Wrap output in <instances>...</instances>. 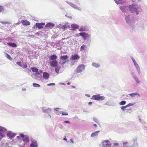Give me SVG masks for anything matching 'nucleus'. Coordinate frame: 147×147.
<instances>
[{"instance_id":"4d7b16f0","label":"nucleus","mask_w":147,"mask_h":147,"mask_svg":"<svg viewBox=\"0 0 147 147\" xmlns=\"http://www.w3.org/2000/svg\"><path fill=\"white\" fill-rule=\"evenodd\" d=\"M31 71V70L29 69H26V72L29 73Z\"/></svg>"},{"instance_id":"473e14b6","label":"nucleus","mask_w":147,"mask_h":147,"mask_svg":"<svg viewBox=\"0 0 147 147\" xmlns=\"http://www.w3.org/2000/svg\"><path fill=\"white\" fill-rule=\"evenodd\" d=\"M7 130L5 128L0 126V131L4 133Z\"/></svg>"},{"instance_id":"c85d7f7f","label":"nucleus","mask_w":147,"mask_h":147,"mask_svg":"<svg viewBox=\"0 0 147 147\" xmlns=\"http://www.w3.org/2000/svg\"><path fill=\"white\" fill-rule=\"evenodd\" d=\"M129 95H130L132 97H134L136 95H138V96H140L139 94L137 92H135L134 93L129 94Z\"/></svg>"},{"instance_id":"f8f14e48","label":"nucleus","mask_w":147,"mask_h":147,"mask_svg":"<svg viewBox=\"0 0 147 147\" xmlns=\"http://www.w3.org/2000/svg\"><path fill=\"white\" fill-rule=\"evenodd\" d=\"M7 136L10 139H12L15 137L16 134L11 131H8L7 132Z\"/></svg>"},{"instance_id":"dca6fc26","label":"nucleus","mask_w":147,"mask_h":147,"mask_svg":"<svg viewBox=\"0 0 147 147\" xmlns=\"http://www.w3.org/2000/svg\"><path fill=\"white\" fill-rule=\"evenodd\" d=\"M55 26V25L53 23L49 22L46 25L45 27L48 29H50L53 28Z\"/></svg>"},{"instance_id":"6e6552de","label":"nucleus","mask_w":147,"mask_h":147,"mask_svg":"<svg viewBox=\"0 0 147 147\" xmlns=\"http://www.w3.org/2000/svg\"><path fill=\"white\" fill-rule=\"evenodd\" d=\"M65 2L74 9L80 11H81V8L78 7L76 5L67 1H66Z\"/></svg>"},{"instance_id":"a878e982","label":"nucleus","mask_w":147,"mask_h":147,"mask_svg":"<svg viewBox=\"0 0 147 147\" xmlns=\"http://www.w3.org/2000/svg\"><path fill=\"white\" fill-rule=\"evenodd\" d=\"M7 45L12 47H17V45L14 43H7Z\"/></svg>"},{"instance_id":"f3484780","label":"nucleus","mask_w":147,"mask_h":147,"mask_svg":"<svg viewBox=\"0 0 147 147\" xmlns=\"http://www.w3.org/2000/svg\"><path fill=\"white\" fill-rule=\"evenodd\" d=\"M45 25V23H36L35 26L37 28L39 29H41L43 28V26Z\"/></svg>"},{"instance_id":"7c9ffc66","label":"nucleus","mask_w":147,"mask_h":147,"mask_svg":"<svg viewBox=\"0 0 147 147\" xmlns=\"http://www.w3.org/2000/svg\"><path fill=\"white\" fill-rule=\"evenodd\" d=\"M31 69L33 72H35V73H37L38 70V68L35 67H32Z\"/></svg>"},{"instance_id":"09e8293b","label":"nucleus","mask_w":147,"mask_h":147,"mask_svg":"<svg viewBox=\"0 0 147 147\" xmlns=\"http://www.w3.org/2000/svg\"><path fill=\"white\" fill-rule=\"evenodd\" d=\"M0 12H2L4 11V8L2 6H0Z\"/></svg>"},{"instance_id":"774afa93","label":"nucleus","mask_w":147,"mask_h":147,"mask_svg":"<svg viewBox=\"0 0 147 147\" xmlns=\"http://www.w3.org/2000/svg\"><path fill=\"white\" fill-rule=\"evenodd\" d=\"M63 140H64L66 141H67V139L66 137L64 138L63 139Z\"/></svg>"},{"instance_id":"bb28decb","label":"nucleus","mask_w":147,"mask_h":147,"mask_svg":"<svg viewBox=\"0 0 147 147\" xmlns=\"http://www.w3.org/2000/svg\"><path fill=\"white\" fill-rule=\"evenodd\" d=\"M22 112L24 113L25 115H28L30 113V111L28 109H24L22 110Z\"/></svg>"},{"instance_id":"9b49d317","label":"nucleus","mask_w":147,"mask_h":147,"mask_svg":"<svg viewBox=\"0 0 147 147\" xmlns=\"http://www.w3.org/2000/svg\"><path fill=\"white\" fill-rule=\"evenodd\" d=\"M20 137L23 139L24 141L27 142H29V137L27 135H25L23 134H20Z\"/></svg>"},{"instance_id":"ddd939ff","label":"nucleus","mask_w":147,"mask_h":147,"mask_svg":"<svg viewBox=\"0 0 147 147\" xmlns=\"http://www.w3.org/2000/svg\"><path fill=\"white\" fill-rule=\"evenodd\" d=\"M137 138H135L133 140L129 141L130 143H133V144L130 145V147L136 146H137Z\"/></svg>"},{"instance_id":"aec40b11","label":"nucleus","mask_w":147,"mask_h":147,"mask_svg":"<svg viewBox=\"0 0 147 147\" xmlns=\"http://www.w3.org/2000/svg\"><path fill=\"white\" fill-rule=\"evenodd\" d=\"M80 57L77 54H75L71 56L70 59L73 60H78L80 58Z\"/></svg>"},{"instance_id":"4468645a","label":"nucleus","mask_w":147,"mask_h":147,"mask_svg":"<svg viewBox=\"0 0 147 147\" xmlns=\"http://www.w3.org/2000/svg\"><path fill=\"white\" fill-rule=\"evenodd\" d=\"M42 110L43 112L45 113H47L48 114L50 113L51 111L52 110L51 108H48L47 109L45 107H43L42 108Z\"/></svg>"},{"instance_id":"1a4fd4ad","label":"nucleus","mask_w":147,"mask_h":147,"mask_svg":"<svg viewBox=\"0 0 147 147\" xmlns=\"http://www.w3.org/2000/svg\"><path fill=\"white\" fill-rule=\"evenodd\" d=\"M131 59L134 63V65L135 66L136 68L137 71L138 72V74L140 75L141 74V72L140 67L139 66L138 64L136 62V61L133 57H132L131 58Z\"/></svg>"},{"instance_id":"3c124183","label":"nucleus","mask_w":147,"mask_h":147,"mask_svg":"<svg viewBox=\"0 0 147 147\" xmlns=\"http://www.w3.org/2000/svg\"><path fill=\"white\" fill-rule=\"evenodd\" d=\"M114 147H119V144L117 143H114Z\"/></svg>"},{"instance_id":"58836bf2","label":"nucleus","mask_w":147,"mask_h":147,"mask_svg":"<svg viewBox=\"0 0 147 147\" xmlns=\"http://www.w3.org/2000/svg\"><path fill=\"white\" fill-rule=\"evenodd\" d=\"M32 85L34 87L38 88L40 86V85L36 83H33Z\"/></svg>"},{"instance_id":"f704fd0d","label":"nucleus","mask_w":147,"mask_h":147,"mask_svg":"<svg viewBox=\"0 0 147 147\" xmlns=\"http://www.w3.org/2000/svg\"><path fill=\"white\" fill-rule=\"evenodd\" d=\"M87 48L86 46L85 45H83L81 46L80 49V51H82L85 50Z\"/></svg>"},{"instance_id":"e433bc0d","label":"nucleus","mask_w":147,"mask_h":147,"mask_svg":"<svg viewBox=\"0 0 147 147\" xmlns=\"http://www.w3.org/2000/svg\"><path fill=\"white\" fill-rule=\"evenodd\" d=\"M123 0H114L115 3L117 5L121 3V1H123Z\"/></svg>"},{"instance_id":"79ce46f5","label":"nucleus","mask_w":147,"mask_h":147,"mask_svg":"<svg viewBox=\"0 0 147 147\" xmlns=\"http://www.w3.org/2000/svg\"><path fill=\"white\" fill-rule=\"evenodd\" d=\"M43 71L41 70H38V71L36 73V74H37V75H40V74H42V73Z\"/></svg>"},{"instance_id":"f257e3e1","label":"nucleus","mask_w":147,"mask_h":147,"mask_svg":"<svg viewBox=\"0 0 147 147\" xmlns=\"http://www.w3.org/2000/svg\"><path fill=\"white\" fill-rule=\"evenodd\" d=\"M127 24L129 26L131 29V31L133 32L135 30V25L134 17L131 16L124 15Z\"/></svg>"},{"instance_id":"2eb2a0df","label":"nucleus","mask_w":147,"mask_h":147,"mask_svg":"<svg viewBox=\"0 0 147 147\" xmlns=\"http://www.w3.org/2000/svg\"><path fill=\"white\" fill-rule=\"evenodd\" d=\"M31 143L30 145L31 147H38V145L37 141L35 140H31Z\"/></svg>"},{"instance_id":"c03bdc74","label":"nucleus","mask_w":147,"mask_h":147,"mask_svg":"<svg viewBox=\"0 0 147 147\" xmlns=\"http://www.w3.org/2000/svg\"><path fill=\"white\" fill-rule=\"evenodd\" d=\"M37 74H36V73H35L33 75H32V77L34 79H36V76Z\"/></svg>"},{"instance_id":"a211bd4d","label":"nucleus","mask_w":147,"mask_h":147,"mask_svg":"<svg viewBox=\"0 0 147 147\" xmlns=\"http://www.w3.org/2000/svg\"><path fill=\"white\" fill-rule=\"evenodd\" d=\"M58 61L57 60L51 61L49 62L50 65L52 67H56L57 65Z\"/></svg>"},{"instance_id":"6e6d98bb","label":"nucleus","mask_w":147,"mask_h":147,"mask_svg":"<svg viewBox=\"0 0 147 147\" xmlns=\"http://www.w3.org/2000/svg\"><path fill=\"white\" fill-rule=\"evenodd\" d=\"M0 22L2 24H9V22L7 21H1Z\"/></svg>"},{"instance_id":"0eeeda50","label":"nucleus","mask_w":147,"mask_h":147,"mask_svg":"<svg viewBox=\"0 0 147 147\" xmlns=\"http://www.w3.org/2000/svg\"><path fill=\"white\" fill-rule=\"evenodd\" d=\"M65 2L74 9L80 11H81V8L78 7L76 5L67 1H66Z\"/></svg>"},{"instance_id":"4be33fe9","label":"nucleus","mask_w":147,"mask_h":147,"mask_svg":"<svg viewBox=\"0 0 147 147\" xmlns=\"http://www.w3.org/2000/svg\"><path fill=\"white\" fill-rule=\"evenodd\" d=\"M120 9L122 12H126L127 11V7L125 6H120Z\"/></svg>"},{"instance_id":"412c9836","label":"nucleus","mask_w":147,"mask_h":147,"mask_svg":"<svg viewBox=\"0 0 147 147\" xmlns=\"http://www.w3.org/2000/svg\"><path fill=\"white\" fill-rule=\"evenodd\" d=\"M88 29L85 26L81 27L79 30L80 32H85L88 31Z\"/></svg>"},{"instance_id":"39448f33","label":"nucleus","mask_w":147,"mask_h":147,"mask_svg":"<svg viewBox=\"0 0 147 147\" xmlns=\"http://www.w3.org/2000/svg\"><path fill=\"white\" fill-rule=\"evenodd\" d=\"M85 66L84 64L80 65L77 67L76 71L77 73H79L82 72L84 70Z\"/></svg>"},{"instance_id":"9d476101","label":"nucleus","mask_w":147,"mask_h":147,"mask_svg":"<svg viewBox=\"0 0 147 147\" xmlns=\"http://www.w3.org/2000/svg\"><path fill=\"white\" fill-rule=\"evenodd\" d=\"M130 74L134 79L136 82V84H139L140 83V81L139 80L138 77L135 74V73L134 72L131 71L130 72Z\"/></svg>"},{"instance_id":"603ef678","label":"nucleus","mask_w":147,"mask_h":147,"mask_svg":"<svg viewBox=\"0 0 147 147\" xmlns=\"http://www.w3.org/2000/svg\"><path fill=\"white\" fill-rule=\"evenodd\" d=\"M55 83H50V84H47V86H54L55 85Z\"/></svg>"},{"instance_id":"b1692460","label":"nucleus","mask_w":147,"mask_h":147,"mask_svg":"<svg viewBox=\"0 0 147 147\" xmlns=\"http://www.w3.org/2000/svg\"><path fill=\"white\" fill-rule=\"evenodd\" d=\"M21 22L23 25L27 26L29 25L30 24V23L29 21L25 20H23Z\"/></svg>"},{"instance_id":"393cba45","label":"nucleus","mask_w":147,"mask_h":147,"mask_svg":"<svg viewBox=\"0 0 147 147\" xmlns=\"http://www.w3.org/2000/svg\"><path fill=\"white\" fill-rule=\"evenodd\" d=\"M57 58V56L55 55H52L49 57V60L51 61L56 60V59Z\"/></svg>"},{"instance_id":"c9c22d12","label":"nucleus","mask_w":147,"mask_h":147,"mask_svg":"<svg viewBox=\"0 0 147 147\" xmlns=\"http://www.w3.org/2000/svg\"><path fill=\"white\" fill-rule=\"evenodd\" d=\"M6 57L7 59H9V60L12 61V59L11 58V57H10V56L7 53H6Z\"/></svg>"},{"instance_id":"49530a36","label":"nucleus","mask_w":147,"mask_h":147,"mask_svg":"<svg viewBox=\"0 0 147 147\" xmlns=\"http://www.w3.org/2000/svg\"><path fill=\"white\" fill-rule=\"evenodd\" d=\"M22 67L24 69H25V68H26L27 67L26 63H25L23 65H22Z\"/></svg>"},{"instance_id":"20e7f679","label":"nucleus","mask_w":147,"mask_h":147,"mask_svg":"<svg viewBox=\"0 0 147 147\" xmlns=\"http://www.w3.org/2000/svg\"><path fill=\"white\" fill-rule=\"evenodd\" d=\"M92 97V99L98 101L104 100L105 98L104 96H100L99 94L94 95Z\"/></svg>"},{"instance_id":"c756f323","label":"nucleus","mask_w":147,"mask_h":147,"mask_svg":"<svg viewBox=\"0 0 147 147\" xmlns=\"http://www.w3.org/2000/svg\"><path fill=\"white\" fill-rule=\"evenodd\" d=\"M92 65L93 67L96 68H98L100 66V64L99 63L94 62L92 63Z\"/></svg>"},{"instance_id":"6ab92c4d","label":"nucleus","mask_w":147,"mask_h":147,"mask_svg":"<svg viewBox=\"0 0 147 147\" xmlns=\"http://www.w3.org/2000/svg\"><path fill=\"white\" fill-rule=\"evenodd\" d=\"M100 132L99 131H97L92 133L90 136V137L92 138H95L98 135L99 133Z\"/></svg>"},{"instance_id":"69168bd1","label":"nucleus","mask_w":147,"mask_h":147,"mask_svg":"<svg viewBox=\"0 0 147 147\" xmlns=\"http://www.w3.org/2000/svg\"><path fill=\"white\" fill-rule=\"evenodd\" d=\"M92 104V102H90L88 103V105H91Z\"/></svg>"},{"instance_id":"a19ab883","label":"nucleus","mask_w":147,"mask_h":147,"mask_svg":"<svg viewBox=\"0 0 147 147\" xmlns=\"http://www.w3.org/2000/svg\"><path fill=\"white\" fill-rule=\"evenodd\" d=\"M4 136V133L0 131V138H3Z\"/></svg>"},{"instance_id":"5701e85b","label":"nucleus","mask_w":147,"mask_h":147,"mask_svg":"<svg viewBox=\"0 0 147 147\" xmlns=\"http://www.w3.org/2000/svg\"><path fill=\"white\" fill-rule=\"evenodd\" d=\"M49 76V74L46 72H44L43 73V77L46 80H47Z\"/></svg>"},{"instance_id":"e2e57ef3","label":"nucleus","mask_w":147,"mask_h":147,"mask_svg":"<svg viewBox=\"0 0 147 147\" xmlns=\"http://www.w3.org/2000/svg\"><path fill=\"white\" fill-rule=\"evenodd\" d=\"M139 121L141 123H142L143 122L142 120L140 119H139Z\"/></svg>"},{"instance_id":"f03ea898","label":"nucleus","mask_w":147,"mask_h":147,"mask_svg":"<svg viewBox=\"0 0 147 147\" xmlns=\"http://www.w3.org/2000/svg\"><path fill=\"white\" fill-rule=\"evenodd\" d=\"M128 8L131 13H135L137 15H138L142 11L140 5H138L134 3L130 5Z\"/></svg>"},{"instance_id":"2f4dec72","label":"nucleus","mask_w":147,"mask_h":147,"mask_svg":"<svg viewBox=\"0 0 147 147\" xmlns=\"http://www.w3.org/2000/svg\"><path fill=\"white\" fill-rule=\"evenodd\" d=\"M56 67L55 69V71L56 73H58L59 72V70L61 68V66H57Z\"/></svg>"},{"instance_id":"a18cd8bd","label":"nucleus","mask_w":147,"mask_h":147,"mask_svg":"<svg viewBox=\"0 0 147 147\" xmlns=\"http://www.w3.org/2000/svg\"><path fill=\"white\" fill-rule=\"evenodd\" d=\"M127 108L126 105L124 106H122L121 107V109L122 110V111H124L125 110V109Z\"/></svg>"},{"instance_id":"ea45409f","label":"nucleus","mask_w":147,"mask_h":147,"mask_svg":"<svg viewBox=\"0 0 147 147\" xmlns=\"http://www.w3.org/2000/svg\"><path fill=\"white\" fill-rule=\"evenodd\" d=\"M42 78V76L41 75H37L36 76V79L37 80H40Z\"/></svg>"},{"instance_id":"680f3d73","label":"nucleus","mask_w":147,"mask_h":147,"mask_svg":"<svg viewBox=\"0 0 147 147\" xmlns=\"http://www.w3.org/2000/svg\"><path fill=\"white\" fill-rule=\"evenodd\" d=\"M35 34L36 35H37V36H39L40 33L39 32H37L35 33Z\"/></svg>"},{"instance_id":"cd10ccee","label":"nucleus","mask_w":147,"mask_h":147,"mask_svg":"<svg viewBox=\"0 0 147 147\" xmlns=\"http://www.w3.org/2000/svg\"><path fill=\"white\" fill-rule=\"evenodd\" d=\"M71 28L74 29H77L79 28V26L78 25L75 24H73L71 25Z\"/></svg>"},{"instance_id":"72a5a7b5","label":"nucleus","mask_w":147,"mask_h":147,"mask_svg":"<svg viewBox=\"0 0 147 147\" xmlns=\"http://www.w3.org/2000/svg\"><path fill=\"white\" fill-rule=\"evenodd\" d=\"M123 146L124 147H127L128 146H130V145H129V144L128 142H125L123 143Z\"/></svg>"},{"instance_id":"338daca9","label":"nucleus","mask_w":147,"mask_h":147,"mask_svg":"<svg viewBox=\"0 0 147 147\" xmlns=\"http://www.w3.org/2000/svg\"><path fill=\"white\" fill-rule=\"evenodd\" d=\"M85 95L86 96L88 97H90V96L89 94H86Z\"/></svg>"},{"instance_id":"5fc2aeb1","label":"nucleus","mask_w":147,"mask_h":147,"mask_svg":"<svg viewBox=\"0 0 147 147\" xmlns=\"http://www.w3.org/2000/svg\"><path fill=\"white\" fill-rule=\"evenodd\" d=\"M65 16L67 17L68 18L71 19H72V18L71 16H68L67 14H66L65 15Z\"/></svg>"},{"instance_id":"423d86ee","label":"nucleus","mask_w":147,"mask_h":147,"mask_svg":"<svg viewBox=\"0 0 147 147\" xmlns=\"http://www.w3.org/2000/svg\"><path fill=\"white\" fill-rule=\"evenodd\" d=\"M68 57L67 55L61 56L60 57V62L59 63L62 65H63L67 62L66 60L68 59Z\"/></svg>"},{"instance_id":"0e129e2a","label":"nucleus","mask_w":147,"mask_h":147,"mask_svg":"<svg viewBox=\"0 0 147 147\" xmlns=\"http://www.w3.org/2000/svg\"><path fill=\"white\" fill-rule=\"evenodd\" d=\"M70 141L73 144L74 143V141L72 139H71L70 140Z\"/></svg>"},{"instance_id":"de8ad7c7","label":"nucleus","mask_w":147,"mask_h":147,"mask_svg":"<svg viewBox=\"0 0 147 147\" xmlns=\"http://www.w3.org/2000/svg\"><path fill=\"white\" fill-rule=\"evenodd\" d=\"M93 119V120L96 123H98V120L95 117H94Z\"/></svg>"},{"instance_id":"052dcab7","label":"nucleus","mask_w":147,"mask_h":147,"mask_svg":"<svg viewBox=\"0 0 147 147\" xmlns=\"http://www.w3.org/2000/svg\"><path fill=\"white\" fill-rule=\"evenodd\" d=\"M64 122L70 124V122L68 121H64Z\"/></svg>"},{"instance_id":"bf43d9fd","label":"nucleus","mask_w":147,"mask_h":147,"mask_svg":"<svg viewBox=\"0 0 147 147\" xmlns=\"http://www.w3.org/2000/svg\"><path fill=\"white\" fill-rule=\"evenodd\" d=\"M105 105H108V106H110L111 105L110 104L109 102H107L106 103H105Z\"/></svg>"},{"instance_id":"13d9d810","label":"nucleus","mask_w":147,"mask_h":147,"mask_svg":"<svg viewBox=\"0 0 147 147\" xmlns=\"http://www.w3.org/2000/svg\"><path fill=\"white\" fill-rule=\"evenodd\" d=\"M132 110L131 109H129L127 110V111H126V112H128L130 113L131 112Z\"/></svg>"},{"instance_id":"864d4df0","label":"nucleus","mask_w":147,"mask_h":147,"mask_svg":"<svg viewBox=\"0 0 147 147\" xmlns=\"http://www.w3.org/2000/svg\"><path fill=\"white\" fill-rule=\"evenodd\" d=\"M16 63L17 65H19L20 66L22 67V65L21 64V62H17Z\"/></svg>"},{"instance_id":"4c0bfd02","label":"nucleus","mask_w":147,"mask_h":147,"mask_svg":"<svg viewBox=\"0 0 147 147\" xmlns=\"http://www.w3.org/2000/svg\"><path fill=\"white\" fill-rule=\"evenodd\" d=\"M126 103V101L125 100H122L119 102V104L121 105H123Z\"/></svg>"},{"instance_id":"7ed1b4c3","label":"nucleus","mask_w":147,"mask_h":147,"mask_svg":"<svg viewBox=\"0 0 147 147\" xmlns=\"http://www.w3.org/2000/svg\"><path fill=\"white\" fill-rule=\"evenodd\" d=\"M78 34L80 36L82 37L84 40H86L87 38H88L87 41L90 43L91 42V35H90L85 32H80Z\"/></svg>"},{"instance_id":"8fccbe9b","label":"nucleus","mask_w":147,"mask_h":147,"mask_svg":"<svg viewBox=\"0 0 147 147\" xmlns=\"http://www.w3.org/2000/svg\"><path fill=\"white\" fill-rule=\"evenodd\" d=\"M134 104V103H129L127 105H126V106L127 107H129L130 106H132Z\"/></svg>"},{"instance_id":"37998d69","label":"nucleus","mask_w":147,"mask_h":147,"mask_svg":"<svg viewBox=\"0 0 147 147\" xmlns=\"http://www.w3.org/2000/svg\"><path fill=\"white\" fill-rule=\"evenodd\" d=\"M61 114L63 115H68V113L66 112H61Z\"/></svg>"}]
</instances>
